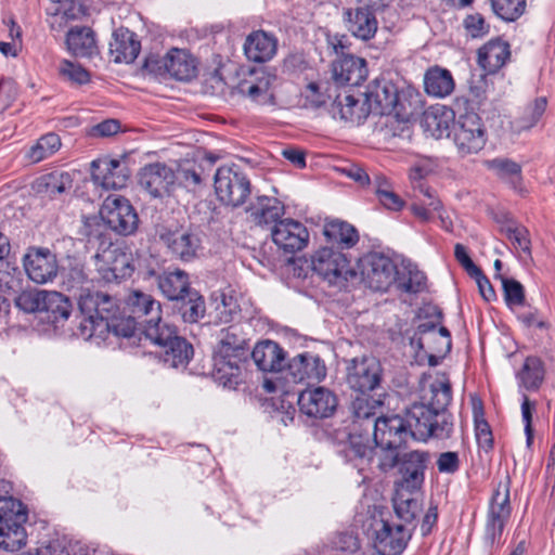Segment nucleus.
I'll use <instances>...</instances> for the list:
<instances>
[{
    "mask_svg": "<svg viewBox=\"0 0 555 555\" xmlns=\"http://www.w3.org/2000/svg\"><path fill=\"white\" fill-rule=\"evenodd\" d=\"M412 438L426 441L429 438L448 439L453 431L449 413H438L425 402H415L405 411Z\"/></svg>",
    "mask_w": 555,
    "mask_h": 555,
    "instance_id": "obj_1",
    "label": "nucleus"
},
{
    "mask_svg": "<svg viewBox=\"0 0 555 555\" xmlns=\"http://www.w3.org/2000/svg\"><path fill=\"white\" fill-rule=\"evenodd\" d=\"M79 309L85 315L79 328L81 335L90 338L99 332L103 333L105 323L118 315L117 299L101 292L86 293L79 296Z\"/></svg>",
    "mask_w": 555,
    "mask_h": 555,
    "instance_id": "obj_2",
    "label": "nucleus"
},
{
    "mask_svg": "<svg viewBox=\"0 0 555 555\" xmlns=\"http://www.w3.org/2000/svg\"><path fill=\"white\" fill-rule=\"evenodd\" d=\"M27 513L21 501L0 496V548L15 552L26 544Z\"/></svg>",
    "mask_w": 555,
    "mask_h": 555,
    "instance_id": "obj_3",
    "label": "nucleus"
},
{
    "mask_svg": "<svg viewBox=\"0 0 555 555\" xmlns=\"http://www.w3.org/2000/svg\"><path fill=\"white\" fill-rule=\"evenodd\" d=\"M364 96L373 114H395L396 117L400 118H405L410 115L406 107V99L402 98L398 87L389 79L384 77L376 78L367 87Z\"/></svg>",
    "mask_w": 555,
    "mask_h": 555,
    "instance_id": "obj_4",
    "label": "nucleus"
},
{
    "mask_svg": "<svg viewBox=\"0 0 555 555\" xmlns=\"http://www.w3.org/2000/svg\"><path fill=\"white\" fill-rule=\"evenodd\" d=\"M214 186L218 199L234 208L243 205L251 192L249 179L235 165L218 168L214 177Z\"/></svg>",
    "mask_w": 555,
    "mask_h": 555,
    "instance_id": "obj_5",
    "label": "nucleus"
},
{
    "mask_svg": "<svg viewBox=\"0 0 555 555\" xmlns=\"http://www.w3.org/2000/svg\"><path fill=\"white\" fill-rule=\"evenodd\" d=\"M311 267L314 273L334 285L356 276L345 254L333 247L318 249L311 257Z\"/></svg>",
    "mask_w": 555,
    "mask_h": 555,
    "instance_id": "obj_6",
    "label": "nucleus"
},
{
    "mask_svg": "<svg viewBox=\"0 0 555 555\" xmlns=\"http://www.w3.org/2000/svg\"><path fill=\"white\" fill-rule=\"evenodd\" d=\"M95 268L106 282H114L131 275V255L116 244H101L94 256Z\"/></svg>",
    "mask_w": 555,
    "mask_h": 555,
    "instance_id": "obj_7",
    "label": "nucleus"
},
{
    "mask_svg": "<svg viewBox=\"0 0 555 555\" xmlns=\"http://www.w3.org/2000/svg\"><path fill=\"white\" fill-rule=\"evenodd\" d=\"M100 215L107 227L118 234L129 235L138 228V215L130 202L122 196H107Z\"/></svg>",
    "mask_w": 555,
    "mask_h": 555,
    "instance_id": "obj_8",
    "label": "nucleus"
},
{
    "mask_svg": "<svg viewBox=\"0 0 555 555\" xmlns=\"http://www.w3.org/2000/svg\"><path fill=\"white\" fill-rule=\"evenodd\" d=\"M346 380L354 391H375L380 387L383 380L382 364L372 356L354 358L347 365Z\"/></svg>",
    "mask_w": 555,
    "mask_h": 555,
    "instance_id": "obj_9",
    "label": "nucleus"
},
{
    "mask_svg": "<svg viewBox=\"0 0 555 555\" xmlns=\"http://www.w3.org/2000/svg\"><path fill=\"white\" fill-rule=\"evenodd\" d=\"M486 130L475 112L460 115L453 127V141L462 155L479 152L486 144Z\"/></svg>",
    "mask_w": 555,
    "mask_h": 555,
    "instance_id": "obj_10",
    "label": "nucleus"
},
{
    "mask_svg": "<svg viewBox=\"0 0 555 555\" xmlns=\"http://www.w3.org/2000/svg\"><path fill=\"white\" fill-rule=\"evenodd\" d=\"M511 512L508 483L499 485L491 498L486 520V539L491 545L502 535Z\"/></svg>",
    "mask_w": 555,
    "mask_h": 555,
    "instance_id": "obj_11",
    "label": "nucleus"
},
{
    "mask_svg": "<svg viewBox=\"0 0 555 555\" xmlns=\"http://www.w3.org/2000/svg\"><path fill=\"white\" fill-rule=\"evenodd\" d=\"M412 438L405 416L380 415L374 421L373 441L376 446L402 447Z\"/></svg>",
    "mask_w": 555,
    "mask_h": 555,
    "instance_id": "obj_12",
    "label": "nucleus"
},
{
    "mask_svg": "<svg viewBox=\"0 0 555 555\" xmlns=\"http://www.w3.org/2000/svg\"><path fill=\"white\" fill-rule=\"evenodd\" d=\"M23 264L28 278L37 284L53 281L59 272L56 256L48 248H28Z\"/></svg>",
    "mask_w": 555,
    "mask_h": 555,
    "instance_id": "obj_13",
    "label": "nucleus"
},
{
    "mask_svg": "<svg viewBox=\"0 0 555 555\" xmlns=\"http://www.w3.org/2000/svg\"><path fill=\"white\" fill-rule=\"evenodd\" d=\"M279 85L280 79L276 75L261 72L259 75H253L250 78L242 80L237 90L240 94L258 105L274 106L276 104L275 90Z\"/></svg>",
    "mask_w": 555,
    "mask_h": 555,
    "instance_id": "obj_14",
    "label": "nucleus"
},
{
    "mask_svg": "<svg viewBox=\"0 0 555 555\" xmlns=\"http://www.w3.org/2000/svg\"><path fill=\"white\" fill-rule=\"evenodd\" d=\"M362 278L367 287L375 292H385L396 279V266L383 255L366 257L362 267Z\"/></svg>",
    "mask_w": 555,
    "mask_h": 555,
    "instance_id": "obj_15",
    "label": "nucleus"
},
{
    "mask_svg": "<svg viewBox=\"0 0 555 555\" xmlns=\"http://www.w3.org/2000/svg\"><path fill=\"white\" fill-rule=\"evenodd\" d=\"M429 459L430 455L426 451L415 450L401 454L397 466L400 479L396 482V487L421 489L424 483L425 469Z\"/></svg>",
    "mask_w": 555,
    "mask_h": 555,
    "instance_id": "obj_16",
    "label": "nucleus"
},
{
    "mask_svg": "<svg viewBox=\"0 0 555 555\" xmlns=\"http://www.w3.org/2000/svg\"><path fill=\"white\" fill-rule=\"evenodd\" d=\"M410 538L411 532L403 525L380 520L375 529L373 545L379 555H399Z\"/></svg>",
    "mask_w": 555,
    "mask_h": 555,
    "instance_id": "obj_17",
    "label": "nucleus"
},
{
    "mask_svg": "<svg viewBox=\"0 0 555 555\" xmlns=\"http://www.w3.org/2000/svg\"><path fill=\"white\" fill-rule=\"evenodd\" d=\"M274 244L285 253L301 250L309 241L307 228L294 219H283L276 222L271 230Z\"/></svg>",
    "mask_w": 555,
    "mask_h": 555,
    "instance_id": "obj_18",
    "label": "nucleus"
},
{
    "mask_svg": "<svg viewBox=\"0 0 555 555\" xmlns=\"http://www.w3.org/2000/svg\"><path fill=\"white\" fill-rule=\"evenodd\" d=\"M326 376V366L318 356L309 353L294 357L285 369V378L293 383H319Z\"/></svg>",
    "mask_w": 555,
    "mask_h": 555,
    "instance_id": "obj_19",
    "label": "nucleus"
},
{
    "mask_svg": "<svg viewBox=\"0 0 555 555\" xmlns=\"http://www.w3.org/2000/svg\"><path fill=\"white\" fill-rule=\"evenodd\" d=\"M298 405L304 414L310 417L324 418L334 413L337 399L328 389L317 387L301 391L298 397Z\"/></svg>",
    "mask_w": 555,
    "mask_h": 555,
    "instance_id": "obj_20",
    "label": "nucleus"
},
{
    "mask_svg": "<svg viewBox=\"0 0 555 555\" xmlns=\"http://www.w3.org/2000/svg\"><path fill=\"white\" fill-rule=\"evenodd\" d=\"M92 179L106 190L122 189L129 179V169L118 159L101 158L93 160Z\"/></svg>",
    "mask_w": 555,
    "mask_h": 555,
    "instance_id": "obj_21",
    "label": "nucleus"
},
{
    "mask_svg": "<svg viewBox=\"0 0 555 555\" xmlns=\"http://www.w3.org/2000/svg\"><path fill=\"white\" fill-rule=\"evenodd\" d=\"M366 61L352 54L339 56L332 64L333 79L337 85L359 86L367 77Z\"/></svg>",
    "mask_w": 555,
    "mask_h": 555,
    "instance_id": "obj_22",
    "label": "nucleus"
},
{
    "mask_svg": "<svg viewBox=\"0 0 555 555\" xmlns=\"http://www.w3.org/2000/svg\"><path fill=\"white\" fill-rule=\"evenodd\" d=\"M173 170L165 164L154 163L145 166L140 172V184L153 197H162L169 192L175 183Z\"/></svg>",
    "mask_w": 555,
    "mask_h": 555,
    "instance_id": "obj_23",
    "label": "nucleus"
},
{
    "mask_svg": "<svg viewBox=\"0 0 555 555\" xmlns=\"http://www.w3.org/2000/svg\"><path fill=\"white\" fill-rule=\"evenodd\" d=\"M160 240L171 255L182 261L194 259L201 248L199 237L190 231H166L160 234Z\"/></svg>",
    "mask_w": 555,
    "mask_h": 555,
    "instance_id": "obj_24",
    "label": "nucleus"
},
{
    "mask_svg": "<svg viewBox=\"0 0 555 555\" xmlns=\"http://www.w3.org/2000/svg\"><path fill=\"white\" fill-rule=\"evenodd\" d=\"M247 214L256 225H274L284 215V205L276 197L257 196L247 208Z\"/></svg>",
    "mask_w": 555,
    "mask_h": 555,
    "instance_id": "obj_25",
    "label": "nucleus"
},
{
    "mask_svg": "<svg viewBox=\"0 0 555 555\" xmlns=\"http://www.w3.org/2000/svg\"><path fill=\"white\" fill-rule=\"evenodd\" d=\"M247 358L214 354V377L228 388H235L242 382Z\"/></svg>",
    "mask_w": 555,
    "mask_h": 555,
    "instance_id": "obj_26",
    "label": "nucleus"
},
{
    "mask_svg": "<svg viewBox=\"0 0 555 555\" xmlns=\"http://www.w3.org/2000/svg\"><path fill=\"white\" fill-rule=\"evenodd\" d=\"M477 61L488 74L501 69L511 57L509 44L501 39H493L478 49Z\"/></svg>",
    "mask_w": 555,
    "mask_h": 555,
    "instance_id": "obj_27",
    "label": "nucleus"
},
{
    "mask_svg": "<svg viewBox=\"0 0 555 555\" xmlns=\"http://www.w3.org/2000/svg\"><path fill=\"white\" fill-rule=\"evenodd\" d=\"M347 29L361 40H370L377 31V21L367 8L347 9L344 12Z\"/></svg>",
    "mask_w": 555,
    "mask_h": 555,
    "instance_id": "obj_28",
    "label": "nucleus"
},
{
    "mask_svg": "<svg viewBox=\"0 0 555 555\" xmlns=\"http://www.w3.org/2000/svg\"><path fill=\"white\" fill-rule=\"evenodd\" d=\"M141 50L140 41L134 33L127 28H118L109 42V53L115 63H132Z\"/></svg>",
    "mask_w": 555,
    "mask_h": 555,
    "instance_id": "obj_29",
    "label": "nucleus"
},
{
    "mask_svg": "<svg viewBox=\"0 0 555 555\" xmlns=\"http://www.w3.org/2000/svg\"><path fill=\"white\" fill-rule=\"evenodd\" d=\"M276 39L263 30L249 34L244 43V53L249 61L263 63L276 53Z\"/></svg>",
    "mask_w": 555,
    "mask_h": 555,
    "instance_id": "obj_30",
    "label": "nucleus"
},
{
    "mask_svg": "<svg viewBox=\"0 0 555 555\" xmlns=\"http://www.w3.org/2000/svg\"><path fill=\"white\" fill-rule=\"evenodd\" d=\"M371 113L373 111L367 105L365 98L360 101L350 94L344 95L343 99L338 95L332 105L334 117L339 116L341 120L356 125L363 122Z\"/></svg>",
    "mask_w": 555,
    "mask_h": 555,
    "instance_id": "obj_31",
    "label": "nucleus"
},
{
    "mask_svg": "<svg viewBox=\"0 0 555 555\" xmlns=\"http://www.w3.org/2000/svg\"><path fill=\"white\" fill-rule=\"evenodd\" d=\"M157 285L160 293L172 301L184 300L186 295L192 292L188 273L180 269L159 274Z\"/></svg>",
    "mask_w": 555,
    "mask_h": 555,
    "instance_id": "obj_32",
    "label": "nucleus"
},
{
    "mask_svg": "<svg viewBox=\"0 0 555 555\" xmlns=\"http://www.w3.org/2000/svg\"><path fill=\"white\" fill-rule=\"evenodd\" d=\"M251 358L260 371L279 372L284 367L285 352L275 341L263 340L254 347Z\"/></svg>",
    "mask_w": 555,
    "mask_h": 555,
    "instance_id": "obj_33",
    "label": "nucleus"
},
{
    "mask_svg": "<svg viewBox=\"0 0 555 555\" xmlns=\"http://www.w3.org/2000/svg\"><path fill=\"white\" fill-rule=\"evenodd\" d=\"M412 344L429 354L431 365H436L438 363L437 359L444 357L452 347L451 334L444 326H439L438 332L431 335L413 337Z\"/></svg>",
    "mask_w": 555,
    "mask_h": 555,
    "instance_id": "obj_34",
    "label": "nucleus"
},
{
    "mask_svg": "<svg viewBox=\"0 0 555 555\" xmlns=\"http://www.w3.org/2000/svg\"><path fill=\"white\" fill-rule=\"evenodd\" d=\"M69 52L77 57L91 59L99 54L95 34L89 27L72 28L66 36Z\"/></svg>",
    "mask_w": 555,
    "mask_h": 555,
    "instance_id": "obj_35",
    "label": "nucleus"
},
{
    "mask_svg": "<svg viewBox=\"0 0 555 555\" xmlns=\"http://www.w3.org/2000/svg\"><path fill=\"white\" fill-rule=\"evenodd\" d=\"M384 393L372 397L367 392H359L350 403V412L354 423L369 422L374 427V421L384 406Z\"/></svg>",
    "mask_w": 555,
    "mask_h": 555,
    "instance_id": "obj_36",
    "label": "nucleus"
},
{
    "mask_svg": "<svg viewBox=\"0 0 555 555\" xmlns=\"http://www.w3.org/2000/svg\"><path fill=\"white\" fill-rule=\"evenodd\" d=\"M454 118L452 109L431 107L424 112L421 126L427 135L440 139L450 133V122Z\"/></svg>",
    "mask_w": 555,
    "mask_h": 555,
    "instance_id": "obj_37",
    "label": "nucleus"
},
{
    "mask_svg": "<svg viewBox=\"0 0 555 555\" xmlns=\"http://www.w3.org/2000/svg\"><path fill=\"white\" fill-rule=\"evenodd\" d=\"M126 305L138 320L153 319L160 321L162 306L152 295L141 291H132L127 297Z\"/></svg>",
    "mask_w": 555,
    "mask_h": 555,
    "instance_id": "obj_38",
    "label": "nucleus"
},
{
    "mask_svg": "<svg viewBox=\"0 0 555 555\" xmlns=\"http://www.w3.org/2000/svg\"><path fill=\"white\" fill-rule=\"evenodd\" d=\"M214 354L247 358L248 346L242 331L237 326L222 330Z\"/></svg>",
    "mask_w": 555,
    "mask_h": 555,
    "instance_id": "obj_39",
    "label": "nucleus"
},
{
    "mask_svg": "<svg viewBox=\"0 0 555 555\" xmlns=\"http://www.w3.org/2000/svg\"><path fill=\"white\" fill-rule=\"evenodd\" d=\"M168 75L181 81L196 76L195 59L185 50L173 48L167 53Z\"/></svg>",
    "mask_w": 555,
    "mask_h": 555,
    "instance_id": "obj_40",
    "label": "nucleus"
},
{
    "mask_svg": "<svg viewBox=\"0 0 555 555\" xmlns=\"http://www.w3.org/2000/svg\"><path fill=\"white\" fill-rule=\"evenodd\" d=\"M418 490L396 487L392 498L393 509L398 518L405 522H412L421 512V503L417 498Z\"/></svg>",
    "mask_w": 555,
    "mask_h": 555,
    "instance_id": "obj_41",
    "label": "nucleus"
},
{
    "mask_svg": "<svg viewBox=\"0 0 555 555\" xmlns=\"http://www.w3.org/2000/svg\"><path fill=\"white\" fill-rule=\"evenodd\" d=\"M452 399L451 383L446 375L438 376L429 386V392L423 396L430 409L438 413H448L447 408Z\"/></svg>",
    "mask_w": 555,
    "mask_h": 555,
    "instance_id": "obj_42",
    "label": "nucleus"
},
{
    "mask_svg": "<svg viewBox=\"0 0 555 555\" xmlns=\"http://www.w3.org/2000/svg\"><path fill=\"white\" fill-rule=\"evenodd\" d=\"M323 233L327 241L340 248H351L359 241L357 229L343 220H332L325 223Z\"/></svg>",
    "mask_w": 555,
    "mask_h": 555,
    "instance_id": "obj_43",
    "label": "nucleus"
},
{
    "mask_svg": "<svg viewBox=\"0 0 555 555\" xmlns=\"http://www.w3.org/2000/svg\"><path fill=\"white\" fill-rule=\"evenodd\" d=\"M425 91L436 98H444L454 89V80L448 69L440 67L429 68L424 78Z\"/></svg>",
    "mask_w": 555,
    "mask_h": 555,
    "instance_id": "obj_44",
    "label": "nucleus"
},
{
    "mask_svg": "<svg viewBox=\"0 0 555 555\" xmlns=\"http://www.w3.org/2000/svg\"><path fill=\"white\" fill-rule=\"evenodd\" d=\"M546 106V98L540 96L534 99L533 102L524 108L521 115L512 122L514 131L522 132L532 129L542 118Z\"/></svg>",
    "mask_w": 555,
    "mask_h": 555,
    "instance_id": "obj_45",
    "label": "nucleus"
},
{
    "mask_svg": "<svg viewBox=\"0 0 555 555\" xmlns=\"http://www.w3.org/2000/svg\"><path fill=\"white\" fill-rule=\"evenodd\" d=\"M142 334L146 339H150L153 344L165 347L171 339L177 336L176 328L168 324L158 320L145 319L142 320Z\"/></svg>",
    "mask_w": 555,
    "mask_h": 555,
    "instance_id": "obj_46",
    "label": "nucleus"
},
{
    "mask_svg": "<svg viewBox=\"0 0 555 555\" xmlns=\"http://www.w3.org/2000/svg\"><path fill=\"white\" fill-rule=\"evenodd\" d=\"M164 349V361L172 367L184 366L193 356L192 345L178 335Z\"/></svg>",
    "mask_w": 555,
    "mask_h": 555,
    "instance_id": "obj_47",
    "label": "nucleus"
},
{
    "mask_svg": "<svg viewBox=\"0 0 555 555\" xmlns=\"http://www.w3.org/2000/svg\"><path fill=\"white\" fill-rule=\"evenodd\" d=\"M544 365L538 357H528L518 373L521 385L528 389H538L544 379Z\"/></svg>",
    "mask_w": 555,
    "mask_h": 555,
    "instance_id": "obj_48",
    "label": "nucleus"
},
{
    "mask_svg": "<svg viewBox=\"0 0 555 555\" xmlns=\"http://www.w3.org/2000/svg\"><path fill=\"white\" fill-rule=\"evenodd\" d=\"M42 311L50 314L52 322L67 320L72 312L69 300L57 292H47Z\"/></svg>",
    "mask_w": 555,
    "mask_h": 555,
    "instance_id": "obj_49",
    "label": "nucleus"
},
{
    "mask_svg": "<svg viewBox=\"0 0 555 555\" xmlns=\"http://www.w3.org/2000/svg\"><path fill=\"white\" fill-rule=\"evenodd\" d=\"M38 186L40 190L43 188L50 197H54L69 191L73 186V180L68 172L55 171L43 176L38 182Z\"/></svg>",
    "mask_w": 555,
    "mask_h": 555,
    "instance_id": "obj_50",
    "label": "nucleus"
},
{
    "mask_svg": "<svg viewBox=\"0 0 555 555\" xmlns=\"http://www.w3.org/2000/svg\"><path fill=\"white\" fill-rule=\"evenodd\" d=\"M181 315L184 322L196 323L205 315V300L196 291L190 292L184 300H180Z\"/></svg>",
    "mask_w": 555,
    "mask_h": 555,
    "instance_id": "obj_51",
    "label": "nucleus"
},
{
    "mask_svg": "<svg viewBox=\"0 0 555 555\" xmlns=\"http://www.w3.org/2000/svg\"><path fill=\"white\" fill-rule=\"evenodd\" d=\"M61 146L60 137L55 133L42 135L28 152V158L33 163H39L54 154Z\"/></svg>",
    "mask_w": 555,
    "mask_h": 555,
    "instance_id": "obj_52",
    "label": "nucleus"
},
{
    "mask_svg": "<svg viewBox=\"0 0 555 555\" xmlns=\"http://www.w3.org/2000/svg\"><path fill=\"white\" fill-rule=\"evenodd\" d=\"M141 323L142 321H138V319L131 314L122 318L117 315L109 323H105L104 330L112 331L117 336L130 338L135 336L137 333L142 334Z\"/></svg>",
    "mask_w": 555,
    "mask_h": 555,
    "instance_id": "obj_53",
    "label": "nucleus"
},
{
    "mask_svg": "<svg viewBox=\"0 0 555 555\" xmlns=\"http://www.w3.org/2000/svg\"><path fill=\"white\" fill-rule=\"evenodd\" d=\"M491 7L503 21L513 22L524 13L526 0H491Z\"/></svg>",
    "mask_w": 555,
    "mask_h": 555,
    "instance_id": "obj_54",
    "label": "nucleus"
},
{
    "mask_svg": "<svg viewBox=\"0 0 555 555\" xmlns=\"http://www.w3.org/2000/svg\"><path fill=\"white\" fill-rule=\"evenodd\" d=\"M46 296L47 291H23L16 296L15 305L27 313L41 312Z\"/></svg>",
    "mask_w": 555,
    "mask_h": 555,
    "instance_id": "obj_55",
    "label": "nucleus"
},
{
    "mask_svg": "<svg viewBox=\"0 0 555 555\" xmlns=\"http://www.w3.org/2000/svg\"><path fill=\"white\" fill-rule=\"evenodd\" d=\"M91 283L85 270L79 267L72 268L64 281L67 289L74 292L78 299L80 295L92 293L90 288Z\"/></svg>",
    "mask_w": 555,
    "mask_h": 555,
    "instance_id": "obj_56",
    "label": "nucleus"
},
{
    "mask_svg": "<svg viewBox=\"0 0 555 555\" xmlns=\"http://www.w3.org/2000/svg\"><path fill=\"white\" fill-rule=\"evenodd\" d=\"M400 447L376 446L373 453V462L376 461L377 467L386 473L398 466L400 462V454L398 452Z\"/></svg>",
    "mask_w": 555,
    "mask_h": 555,
    "instance_id": "obj_57",
    "label": "nucleus"
},
{
    "mask_svg": "<svg viewBox=\"0 0 555 555\" xmlns=\"http://www.w3.org/2000/svg\"><path fill=\"white\" fill-rule=\"evenodd\" d=\"M488 168L493 170L501 179L508 180L512 183L520 179L521 167L519 164L506 159L495 158L488 162Z\"/></svg>",
    "mask_w": 555,
    "mask_h": 555,
    "instance_id": "obj_58",
    "label": "nucleus"
},
{
    "mask_svg": "<svg viewBox=\"0 0 555 555\" xmlns=\"http://www.w3.org/2000/svg\"><path fill=\"white\" fill-rule=\"evenodd\" d=\"M60 76L72 83L85 85L90 80V74L80 64L63 60L59 66Z\"/></svg>",
    "mask_w": 555,
    "mask_h": 555,
    "instance_id": "obj_59",
    "label": "nucleus"
},
{
    "mask_svg": "<svg viewBox=\"0 0 555 555\" xmlns=\"http://www.w3.org/2000/svg\"><path fill=\"white\" fill-rule=\"evenodd\" d=\"M495 279L502 283L504 298L508 306H522L525 302L524 286L514 279H508L502 274H496Z\"/></svg>",
    "mask_w": 555,
    "mask_h": 555,
    "instance_id": "obj_60",
    "label": "nucleus"
},
{
    "mask_svg": "<svg viewBox=\"0 0 555 555\" xmlns=\"http://www.w3.org/2000/svg\"><path fill=\"white\" fill-rule=\"evenodd\" d=\"M375 446L371 443L370 437H363L362 435H350V451L352 454L366 463L373 462V453Z\"/></svg>",
    "mask_w": 555,
    "mask_h": 555,
    "instance_id": "obj_61",
    "label": "nucleus"
},
{
    "mask_svg": "<svg viewBox=\"0 0 555 555\" xmlns=\"http://www.w3.org/2000/svg\"><path fill=\"white\" fill-rule=\"evenodd\" d=\"M463 24L467 35L472 38L482 37L489 31V26L479 13L466 16Z\"/></svg>",
    "mask_w": 555,
    "mask_h": 555,
    "instance_id": "obj_62",
    "label": "nucleus"
},
{
    "mask_svg": "<svg viewBox=\"0 0 555 555\" xmlns=\"http://www.w3.org/2000/svg\"><path fill=\"white\" fill-rule=\"evenodd\" d=\"M413 198L416 202L423 203L431 212L439 211L441 208L440 201L436 198L435 193L428 185H415Z\"/></svg>",
    "mask_w": 555,
    "mask_h": 555,
    "instance_id": "obj_63",
    "label": "nucleus"
},
{
    "mask_svg": "<svg viewBox=\"0 0 555 555\" xmlns=\"http://www.w3.org/2000/svg\"><path fill=\"white\" fill-rule=\"evenodd\" d=\"M16 83L13 79L7 78L0 81V112H4L16 99Z\"/></svg>",
    "mask_w": 555,
    "mask_h": 555,
    "instance_id": "obj_64",
    "label": "nucleus"
}]
</instances>
